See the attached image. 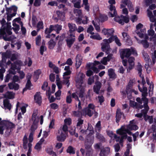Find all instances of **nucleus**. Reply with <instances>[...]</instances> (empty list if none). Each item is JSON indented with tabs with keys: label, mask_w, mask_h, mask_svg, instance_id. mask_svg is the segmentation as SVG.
I'll list each match as a JSON object with an SVG mask.
<instances>
[{
	"label": "nucleus",
	"mask_w": 156,
	"mask_h": 156,
	"mask_svg": "<svg viewBox=\"0 0 156 156\" xmlns=\"http://www.w3.org/2000/svg\"><path fill=\"white\" fill-rule=\"evenodd\" d=\"M120 54L121 59L125 58H128L131 54L135 56L138 55L135 48H131L122 49L120 51Z\"/></svg>",
	"instance_id": "nucleus-1"
},
{
	"label": "nucleus",
	"mask_w": 156,
	"mask_h": 156,
	"mask_svg": "<svg viewBox=\"0 0 156 156\" xmlns=\"http://www.w3.org/2000/svg\"><path fill=\"white\" fill-rule=\"evenodd\" d=\"M23 64L22 62L20 60H17L14 62L12 65H13L15 66L16 69H16L17 72L20 74V78L21 79H22L24 78L25 76V74L23 71L20 70L21 69V66Z\"/></svg>",
	"instance_id": "nucleus-2"
},
{
	"label": "nucleus",
	"mask_w": 156,
	"mask_h": 156,
	"mask_svg": "<svg viewBox=\"0 0 156 156\" xmlns=\"http://www.w3.org/2000/svg\"><path fill=\"white\" fill-rule=\"evenodd\" d=\"M93 128L91 124H88L87 129H89L90 132L87 135L85 141L90 143H94V137L93 134L94 133V130L92 129Z\"/></svg>",
	"instance_id": "nucleus-3"
},
{
	"label": "nucleus",
	"mask_w": 156,
	"mask_h": 156,
	"mask_svg": "<svg viewBox=\"0 0 156 156\" xmlns=\"http://www.w3.org/2000/svg\"><path fill=\"white\" fill-rule=\"evenodd\" d=\"M16 69L15 66L11 64V66L8 71L9 73L7 74L5 77V83L8 82L12 77L11 74L15 75L16 72L15 70V69Z\"/></svg>",
	"instance_id": "nucleus-4"
},
{
	"label": "nucleus",
	"mask_w": 156,
	"mask_h": 156,
	"mask_svg": "<svg viewBox=\"0 0 156 156\" xmlns=\"http://www.w3.org/2000/svg\"><path fill=\"white\" fill-rule=\"evenodd\" d=\"M6 27L5 25L2 28H0V37L2 36L3 37L5 41H9L10 40L9 38H7L4 36L6 34L5 30L6 29H10L11 27V23L8 22L6 23Z\"/></svg>",
	"instance_id": "nucleus-5"
},
{
	"label": "nucleus",
	"mask_w": 156,
	"mask_h": 156,
	"mask_svg": "<svg viewBox=\"0 0 156 156\" xmlns=\"http://www.w3.org/2000/svg\"><path fill=\"white\" fill-rule=\"evenodd\" d=\"M68 27L69 29V32L70 33L69 36L70 37H75V31L76 30L77 27L75 24L68 23Z\"/></svg>",
	"instance_id": "nucleus-6"
},
{
	"label": "nucleus",
	"mask_w": 156,
	"mask_h": 156,
	"mask_svg": "<svg viewBox=\"0 0 156 156\" xmlns=\"http://www.w3.org/2000/svg\"><path fill=\"white\" fill-rule=\"evenodd\" d=\"M122 117L123 119H125V116L123 113L121 112L120 109H117L115 114V121L117 123L119 122Z\"/></svg>",
	"instance_id": "nucleus-7"
},
{
	"label": "nucleus",
	"mask_w": 156,
	"mask_h": 156,
	"mask_svg": "<svg viewBox=\"0 0 156 156\" xmlns=\"http://www.w3.org/2000/svg\"><path fill=\"white\" fill-rule=\"evenodd\" d=\"M101 49L102 51L105 52L106 54L110 53L111 49L109 44L105 42L101 44Z\"/></svg>",
	"instance_id": "nucleus-8"
},
{
	"label": "nucleus",
	"mask_w": 156,
	"mask_h": 156,
	"mask_svg": "<svg viewBox=\"0 0 156 156\" xmlns=\"http://www.w3.org/2000/svg\"><path fill=\"white\" fill-rule=\"evenodd\" d=\"M114 31L113 28H104L102 30V33L105 35L107 36V37L113 34Z\"/></svg>",
	"instance_id": "nucleus-9"
},
{
	"label": "nucleus",
	"mask_w": 156,
	"mask_h": 156,
	"mask_svg": "<svg viewBox=\"0 0 156 156\" xmlns=\"http://www.w3.org/2000/svg\"><path fill=\"white\" fill-rule=\"evenodd\" d=\"M56 14L57 17H56L55 19L59 20L62 21L65 20V13L64 11H56Z\"/></svg>",
	"instance_id": "nucleus-10"
},
{
	"label": "nucleus",
	"mask_w": 156,
	"mask_h": 156,
	"mask_svg": "<svg viewBox=\"0 0 156 156\" xmlns=\"http://www.w3.org/2000/svg\"><path fill=\"white\" fill-rule=\"evenodd\" d=\"M109 9L111 12L108 13V15L109 17H113L117 15V12L115 6L110 5Z\"/></svg>",
	"instance_id": "nucleus-11"
},
{
	"label": "nucleus",
	"mask_w": 156,
	"mask_h": 156,
	"mask_svg": "<svg viewBox=\"0 0 156 156\" xmlns=\"http://www.w3.org/2000/svg\"><path fill=\"white\" fill-rule=\"evenodd\" d=\"M128 62L129 63V67L127 69V71H128L129 69V70L132 69L134 66L135 64L134 61H135V58L132 56H131L128 58Z\"/></svg>",
	"instance_id": "nucleus-12"
},
{
	"label": "nucleus",
	"mask_w": 156,
	"mask_h": 156,
	"mask_svg": "<svg viewBox=\"0 0 156 156\" xmlns=\"http://www.w3.org/2000/svg\"><path fill=\"white\" fill-rule=\"evenodd\" d=\"M102 86L101 83L99 81H97L95 83V85L93 87L94 92L97 94H99V91Z\"/></svg>",
	"instance_id": "nucleus-13"
},
{
	"label": "nucleus",
	"mask_w": 156,
	"mask_h": 156,
	"mask_svg": "<svg viewBox=\"0 0 156 156\" xmlns=\"http://www.w3.org/2000/svg\"><path fill=\"white\" fill-rule=\"evenodd\" d=\"M37 112L34 111L32 115L30 121H32L33 123L38 124L39 122V119L37 117Z\"/></svg>",
	"instance_id": "nucleus-14"
},
{
	"label": "nucleus",
	"mask_w": 156,
	"mask_h": 156,
	"mask_svg": "<svg viewBox=\"0 0 156 156\" xmlns=\"http://www.w3.org/2000/svg\"><path fill=\"white\" fill-rule=\"evenodd\" d=\"M34 99L36 102L41 105L42 102V98L40 92H37L34 95Z\"/></svg>",
	"instance_id": "nucleus-15"
},
{
	"label": "nucleus",
	"mask_w": 156,
	"mask_h": 156,
	"mask_svg": "<svg viewBox=\"0 0 156 156\" xmlns=\"http://www.w3.org/2000/svg\"><path fill=\"white\" fill-rule=\"evenodd\" d=\"M8 85L10 89H14L15 90H17L20 88V86L18 84L14 83L13 82L9 83Z\"/></svg>",
	"instance_id": "nucleus-16"
},
{
	"label": "nucleus",
	"mask_w": 156,
	"mask_h": 156,
	"mask_svg": "<svg viewBox=\"0 0 156 156\" xmlns=\"http://www.w3.org/2000/svg\"><path fill=\"white\" fill-rule=\"evenodd\" d=\"M76 66L77 68L79 67L82 61V56L80 55H77L76 58Z\"/></svg>",
	"instance_id": "nucleus-17"
},
{
	"label": "nucleus",
	"mask_w": 156,
	"mask_h": 156,
	"mask_svg": "<svg viewBox=\"0 0 156 156\" xmlns=\"http://www.w3.org/2000/svg\"><path fill=\"white\" fill-rule=\"evenodd\" d=\"M95 132H96V137L99 141L102 143L105 142V140L103 136L99 133V132H97V129H96Z\"/></svg>",
	"instance_id": "nucleus-18"
},
{
	"label": "nucleus",
	"mask_w": 156,
	"mask_h": 156,
	"mask_svg": "<svg viewBox=\"0 0 156 156\" xmlns=\"http://www.w3.org/2000/svg\"><path fill=\"white\" fill-rule=\"evenodd\" d=\"M85 76L82 73L79 77H77L76 80V83H78L80 87H81L82 86V84L83 83V79Z\"/></svg>",
	"instance_id": "nucleus-19"
},
{
	"label": "nucleus",
	"mask_w": 156,
	"mask_h": 156,
	"mask_svg": "<svg viewBox=\"0 0 156 156\" xmlns=\"http://www.w3.org/2000/svg\"><path fill=\"white\" fill-rule=\"evenodd\" d=\"M110 148L108 147H106L101 150L99 154L100 156H106L109 153Z\"/></svg>",
	"instance_id": "nucleus-20"
},
{
	"label": "nucleus",
	"mask_w": 156,
	"mask_h": 156,
	"mask_svg": "<svg viewBox=\"0 0 156 156\" xmlns=\"http://www.w3.org/2000/svg\"><path fill=\"white\" fill-rule=\"evenodd\" d=\"M5 7L6 8V13H8V14H9V13L11 12L12 10H13L14 12H17V7L14 5H12L11 7L8 8L6 6V5H5Z\"/></svg>",
	"instance_id": "nucleus-21"
},
{
	"label": "nucleus",
	"mask_w": 156,
	"mask_h": 156,
	"mask_svg": "<svg viewBox=\"0 0 156 156\" xmlns=\"http://www.w3.org/2000/svg\"><path fill=\"white\" fill-rule=\"evenodd\" d=\"M15 94L12 91H7L4 95L5 98L10 99H13L15 98Z\"/></svg>",
	"instance_id": "nucleus-22"
},
{
	"label": "nucleus",
	"mask_w": 156,
	"mask_h": 156,
	"mask_svg": "<svg viewBox=\"0 0 156 156\" xmlns=\"http://www.w3.org/2000/svg\"><path fill=\"white\" fill-rule=\"evenodd\" d=\"M76 41L75 37H73L70 39H67L66 40L67 47L70 48Z\"/></svg>",
	"instance_id": "nucleus-23"
},
{
	"label": "nucleus",
	"mask_w": 156,
	"mask_h": 156,
	"mask_svg": "<svg viewBox=\"0 0 156 156\" xmlns=\"http://www.w3.org/2000/svg\"><path fill=\"white\" fill-rule=\"evenodd\" d=\"M66 138L65 134L63 132H61L59 135L57 136L56 139L57 141L59 142H64Z\"/></svg>",
	"instance_id": "nucleus-24"
},
{
	"label": "nucleus",
	"mask_w": 156,
	"mask_h": 156,
	"mask_svg": "<svg viewBox=\"0 0 156 156\" xmlns=\"http://www.w3.org/2000/svg\"><path fill=\"white\" fill-rule=\"evenodd\" d=\"M108 74L110 78L115 79L116 78V74L115 70L112 68H110L108 70Z\"/></svg>",
	"instance_id": "nucleus-25"
},
{
	"label": "nucleus",
	"mask_w": 156,
	"mask_h": 156,
	"mask_svg": "<svg viewBox=\"0 0 156 156\" xmlns=\"http://www.w3.org/2000/svg\"><path fill=\"white\" fill-rule=\"evenodd\" d=\"M3 105L5 108L9 110H10L11 108L12 105L10 103V101L8 99H5L3 100Z\"/></svg>",
	"instance_id": "nucleus-26"
},
{
	"label": "nucleus",
	"mask_w": 156,
	"mask_h": 156,
	"mask_svg": "<svg viewBox=\"0 0 156 156\" xmlns=\"http://www.w3.org/2000/svg\"><path fill=\"white\" fill-rule=\"evenodd\" d=\"M83 112H84L85 114L87 115L89 117H91L94 114V111L89 108H85L83 110Z\"/></svg>",
	"instance_id": "nucleus-27"
},
{
	"label": "nucleus",
	"mask_w": 156,
	"mask_h": 156,
	"mask_svg": "<svg viewBox=\"0 0 156 156\" xmlns=\"http://www.w3.org/2000/svg\"><path fill=\"white\" fill-rule=\"evenodd\" d=\"M72 2L74 4V6L76 8H80V2L81 0H72Z\"/></svg>",
	"instance_id": "nucleus-28"
},
{
	"label": "nucleus",
	"mask_w": 156,
	"mask_h": 156,
	"mask_svg": "<svg viewBox=\"0 0 156 156\" xmlns=\"http://www.w3.org/2000/svg\"><path fill=\"white\" fill-rule=\"evenodd\" d=\"M78 122L76 124V129H79V130H80L82 127V125L83 123V120L81 119L80 118H79L78 119Z\"/></svg>",
	"instance_id": "nucleus-29"
},
{
	"label": "nucleus",
	"mask_w": 156,
	"mask_h": 156,
	"mask_svg": "<svg viewBox=\"0 0 156 156\" xmlns=\"http://www.w3.org/2000/svg\"><path fill=\"white\" fill-rule=\"evenodd\" d=\"M15 127V125L10 122H7L5 126V129H11Z\"/></svg>",
	"instance_id": "nucleus-30"
},
{
	"label": "nucleus",
	"mask_w": 156,
	"mask_h": 156,
	"mask_svg": "<svg viewBox=\"0 0 156 156\" xmlns=\"http://www.w3.org/2000/svg\"><path fill=\"white\" fill-rule=\"evenodd\" d=\"M108 38V39H104L103 40L104 42H107L109 44V43H112L113 41H115V38L116 37V35H112Z\"/></svg>",
	"instance_id": "nucleus-31"
},
{
	"label": "nucleus",
	"mask_w": 156,
	"mask_h": 156,
	"mask_svg": "<svg viewBox=\"0 0 156 156\" xmlns=\"http://www.w3.org/2000/svg\"><path fill=\"white\" fill-rule=\"evenodd\" d=\"M75 148L71 146H69L66 150V152L70 154H74L75 153Z\"/></svg>",
	"instance_id": "nucleus-32"
},
{
	"label": "nucleus",
	"mask_w": 156,
	"mask_h": 156,
	"mask_svg": "<svg viewBox=\"0 0 156 156\" xmlns=\"http://www.w3.org/2000/svg\"><path fill=\"white\" fill-rule=\"evenodd\" d=\"M48 48L50 49H53L56 44V43L54 41L53 39H51L48 42Z\"/></svg>",
	"instance_id": "nucleus-33"
},
{
	"label": "nucleus",
	"mask_w": 156,
	"mask_h": 156,
	"mask_svg": "<svg viewBox=\"0 0 156 156\" xmlns=\"http://www.w3.org/2000/svg\"><path fill=\"white\" fill-rule=\"evenodd\" d=\"M41 72L40 69H38L36 70L34 73V77L37 80L39 78L40 74L41 73Z\"/></svg>",
	"instance_id": "nucleus-34"
},
{
	"label": "nucleus",
	"mask_w": 156,
	"mask_h": 156,
	"mask_svg": "<svg viewBox=\"0 0 156 156\" xmlns=\"http://www.w3.org/2000/svg\"><path fill=\"white\" fill-rule=\"evenodd\" d=\"M140 43L145 48H147L149 46V43L147 40H143L140 41Z\"/></svg>",
	"instance_id": "nucleus-35"
},
{
	"label": "nucleus",
	"mask_w": 156,
	"mask_h": 156,
	"mask_svg": "<svg viewBox=\"0 0 156 156\" xmlns=\"http://www.w3.org/2000/svg\"><path fill=\"white\" fill-rule=\"evenodd\" d=\"M2 55L7 58H10L11 55V52L9 50H7L5 52H2Z\"/></svg>",
	"instance_id": "nucleus-36"
},
{
	"label": "nucleus",
	"mask_w": 156,
	"mask_h": 156,
	"mask_svg": "<svg viewBox=\"0 0 156 156\" xmlns=\"http://www.w3.org/2000/svg\"><path fill=\"white\" fill-rule=\"evenodd\" d=\"M93 144V143H90L86 141H85L84 145L86 150H92L91 147L92 145Z\"/></svg>",
	"instance_id": "nucleus-37"
},
{
	"label": "nucleus",
	"mask_w": 156,
	"mask_h": 156,
	"mask_svg": "<svg viewBox=\"0 0 156 156\" xmlns=\"http://www.w3.org/2000/svg\"><path fill=\"white\" fill-rule=\"evenodd\" d=\"M12 25L15 27H12V28L14 30L16 33L17 34L18 33V31L20 30V26L16 23H13Z\"/></svg>",
	"instance_id": "nucleus-38"
},
{
	"label": "nucleus",
	"mask_w": 156,
	"mask_h": 156,
	"mask_svg": "<svg viewBox=\"0 0 156 156\" xmlns=\"http://www.w3.org/2000/svg\"><path fill=\"white\" fill-rule=\"evenodd\" d=\"M128 128L130 130H136L138 129V127L135 124H129L128 126Z\"/></svg>",
	"instance_id": "nucleus-39"
},
{
	"label": "nucleus",
	"mask_w": 156,
	"mask_h": 156,
	"mask_svg": "<svg viewBox=\"0 0 156 156\" xmlns=\"http://www.w3.org/2000/svg\"><path fill=\"white\" fill-rule=\"evenodd\" d=\"M121 18H122V20L123 22V24L124 23H128L129 21V18L126 16L121 15Z\"/></svg>",
	"instance_id": "nucleus-40"
},
{
	"label": "nucleus",
	"mask_w": 156,
	"mask_h": 156,
	"mask_svg": "<svg viewBox=\"0 0 156 156\" xmlns=\"http://www.w3.org/2000/svg\"><path fill=\"white\" fill-rule=\"evenodd\" d=\"M115 16L114 18L115 21L116 22L119 23V24H121V25H123V22L122 20V18H120L119 16Z\"/></svg>",
	"instance_id": "nucleus-41"
},
{
	"label": "nucleus",
	"mask_w": 156,
	"mask_h": 156,
	"mask_svg": "<svg viewBox=\"0 0 156 156\" xmlns=\"http://www.w3.org/2000/svg\"><path fill=\"white\" fill-rule=\"evenodd\" d=\"M90 37L92 39L98 40H100L102 39V38L100 37V35L98 34L96 35H91Z\"/></svg>",
	"instance_id": "nucleus-42"
},
{
	"label": "nucleus",
	"mask_w": 156,
	"mask_h": 156,
	"mask_svg": "<svg viewBox=\"0 0 156 156\" xmlns=\"http://www.w3.org/2000/svg\"><path fill=\"white\" fill-rule=\"evenodd\" d=\"M95 127V131L96 129H97V131L100 132L101 129V122L100 121H99L97 123Z\"/></svg>",
	"instance_id": "nucleus-43"
},
{
	"label": "nucleus",
	"mask_w": 156,
	"mask_h": 156,
	"mask_svg": "<svg viewBox=\"0 0 156 156\" xmlns=\"http://www.w3.org/2000/svg\"><path fill=\"white\" fill-rule=\"evenodd\" d=\"M126 5L127 6L129 10L131 12H133L134 10L133 5L132 4V2L130 1H129V4Z\"/></svg>",
	"instance_id": "nucleus-44"
},
{
	"label": "nucleus",
	"mask_w": 156,
	"mask_h": 156,
	"mask_svg": "<svg viewBox=\"0 0 156 156\" xmlns=\"http://www.w3.org/2000/svg\"><path fill=\"white\" fill-rule=\"evenodd\" d=\"M140 30V32L139 31V30H136V32L140 37L142 38L144 36V34L142 32H144V30H143V29H141Z\"/></svg>",
	"instance_id": "nucleus-45"
},
{
	"label": "nucleus",
	"mask_w": 156,
	"mask_h": 156,
	"mask_svg": "<svg viewBox=\"0 0 156 156\" xmlns=\"http://www.w3.org/2000/svg\"><path fill=\"white\" fill-rule=\"evenodd\" d=\"M37 124L32 123L30 128V131L34 133L37 127Z\"/></svg>",
	"instance_id": "nucleus-46"
},
{
	"label": "nucleus",
	"mask_w": 156,
	"mask_h": 156,
	"mask_svg": "<svg viewBox=\"0 0 156 156\" xmlns=\"http://www.w3.org/2000/svg\"><path fill=\"white\" fill-rule=\"evenodd\" d=\"M145 4L147 6H148L153 2H155L156 0H144Z\"/></svg>",
	"instance_id": "nucleus-47"
},
{
	"label": "nucleus",
	"mask_w": 156,
	"mask_h": 156,
	"mask_svg": "<svg viewBox=\"0 0 156 156\" xmlns=\"http://www.w3.org/2000/svg\"><path fill=\"white\" fill-rule=\"evenodd\" d=\"M20 81L19 78L18 76L14 75L12 79V82L14 83H16V82H19Z\"/></svg>",
	"instance_id": "nucleus-48"
},
{
	"label": "nucleus",
	"mask_w": 156,
	"mask_h": 156,
	"mask_svg": "<svg viewBox=\"0 0 156 156\" xmlns=\"http://www.w3.org/2000/svg\"><path fill=\"white\" fill-rule=\"evenodd\" d=\"M59 9L62 8L63 11H67L68 10V8L65 6V5L62 4H60L58 6Z\"/></svg>",
	"instance_id": "nucleus-49"
},
{
	"label": "nucleus",
	"mask_w": 156,
	"mask_h": 156,
	"mask_svg": "<svg viewBox=\"0 0 156 156\" xmlns=\"http://www.w3.org/2000/svg\"><path fill=\"white\" fill-rule=\"evenodd\" d=\"M20 25H21V30L22 33L23 34H25L26 33V28L23 26V23L22 22H21Z\"/></svg>",
	"instance_id": "nucleus-50"
},
{
	"label": "nucleus",
	"mask_w": 156,
	"mask_h": 156,
	"mask_svg": "<svg viewBox=\"0 0 156 156\" xmlns=\"http://www.w3.org/2000/svg\"><path fill=\"white\" fill-rule=\"evenodd\" d=\"M50 107L51 109L55 110L58 108V105L56 103H52L50 105Z\"/></svg>",
	"instance_id": "nucleus-51"
},
{
	"label": "nucleus",
	"mask_w": 156,
	"mask_h": 156,
	"mask_svg": "<svg viewBox=\"0 0 156 156\" xmlns=\"http://www.w3.org/2000/svg\"><path fill=\"white\" fill-rule=\"evenodd\" d=\"M84 90L83 88H81L80 91L79 92L78 94L79 97L80 98H82L84 97Z\"/></svg>",
	"instance_id": "nucleus-52"
},
{
	"label": "nucleus",
	"mask_w": 156,
	"mask_h": 156,
	"mask_svg": "<svg viewBox=\"0 0 156 156\" xmlns=\"http://www.w3.org/2000/svg\"><path fill=\"white\" fill-rule=\"evenodd\" d=\"M98 99L99 102L100 104L101 105L103 102L105 101V99L102 95L98 96Z\"/></svg>",
	"instance_id": "nucleus-53"
},
{
	"label": "nucleus",
	"mask_w": 156,
	"mask_h": 156,
	"mask_svg": "<svg viewBox=\"0 0 156 156\" xmlns=\"http://www.w3.org/2000/svg\"><path fill=\"white\" fill-rule=\"evenodd\" d=\"M115 41L116 44L119 47L121 46L122 44L120 42V41L116 36L115 38Z\"/></svg>",
	"instance_id": "nucleus-54"
},
{
	"label": "nucleus",
	"mask_w": 156,
	"mask_h": 156,
	"mask_svg": "<svg viewBox=\"0 0 156 156\" xmlns=\"http://www.w3.org/2000/svg\"><path fill=\"white\" fill-rule=\"evenodd\" d=\"M43 23L42 21H39L37 24V29L40 30L43 28Z\"/></svg>",
	"instance_id": "nucleus-55"
},
{
	"label": "nucleus",
	"mask_w": 156,
	"mask_h": 156,
	"mask_svg": "<svg viewBox=\"0 0 156 156\" xmlns=\"http://www.w3.org/2000/svg\"><path fill=\"white\" fill-rule=\"evenodd\" d=\"M108 19V17L106 16H100V20L103 22L106 21Z\"/></svg>",
	"instance_id": "nucleus-56"
},
{
	"label": "nucleus",
	"mask_w": 156,
	"mask_h": 156,
	"mask_svg": "<svg viewBox=\"0 0 156 156\" xmlns=\"http://www.w3.org/2000/svg\"><path fill=\"white\" fill-rule=\"evenodd\" d=\"M86 156H92L93 153V150H86Z\"/></svg>",
	"instance_id": "nucleus-57"
},
{
	"label": "nucleus",
	"mask_w": 156,
	"mask_h": 156,
	"mask_svg": "<svg viewBox=\"0 0 156 156\" xmlns=\"http://www.w3.org/2000/svg\"><path fill=\"white\" fill-rule=\"evenodd\" d=\"M41 5V0H35L34 3V5L36 7L40 6Z\"/></svg>",
	"instance_id": "nucleus-58"
},
{
	"label": "nucleus",
	"mask_w": 156,
	"mask_h": 156,
	"mask_svg": "<svg viewBox=\"0 0 156 156\" xmlns=\"http://www.w3.org/2000/svg\"><path fill=\"white\" fill-rule=\"evenodd\" d=\"M32 86V85L31 81H27V82L26 85V87L27 88L28 90H30V87Z\"/></svg>",
	"instance_id": "nucleus-59"
},
{
	"label": "nucleus",
	"mask_w": 156,
	"mask_h": 156,
	"mask_svg": "<svg viewBox=\"0 0 156 156\" xmlns=\"http://www.w3.org/2000/svg\"><path fill=\"white\" fill-rule=\"evenodd\" d=\"M87 108H89L90 109H91L94 111H95V106L93 104H89Z\"/></svg>",
	"instance_id": "nucleus-60"
},
{
	"label": "nucleus",
	"mask_w": 156,
	"mask_h": 156,
	"mask_svg": "<svg viewBox=\"0 0 156 156\" xmlns=\"http://www.w3.org/2000/svg\"><path fill=\"white\" fill-rule=\"evenodd\" d=\"M45 151L47 153L50 155L52 154V153L53 152L52 148H46L45 149Z\"/></svg>",
	"instance_id": "nucleus-61"
},
{
	"label": "nucleus",
	"mask_w": 156,
	"mask_h": 156,
	"mask_svg": "<svg viewBox=\"0 0 156 156\" xmlns=\"http://www.w3.org/2000/svg\"><path fill=\"white\" fill-rule=\"evenodd\" d=\"M41 39V37L40 35L38 36L36 38V44L39 45L40 43Z\"/></svg>",
	"instance_id": "nucleus-62"
},
{
	"label": "nucleus",
	"mask_w": 156,
	"mask_h": 156,
	"mask_svg": "<svg viewBox=\"0 0 156 156\" xmlns=\"http://www.w3.org/2000/svg\"><path fill=\"white\" fill-rule=\"evenodd\" d=\"M108 61V60L107 59V58H106V57H104L103 59L101 60V62L103 65H106L107 64V62Z\"/></svg>",
	"instance_id": "nucleus-63"
},
{
	"label": "nucleus",
	"mask_w": 156,
	"mask_h": 156,
	"mask_svg": "<svg viewBox=\"0 0 156 156\" xmlns=\"http://www.w3.org/2000/svg\"><path fill=\"white\" fill-rule=\"evenodd\" d=\"M48 83L46 81H44L41 87L42 90H45L46 88L48 86Z\"/></svg>",
	"instance_id": "nucleus-64"
}]
</instances>
